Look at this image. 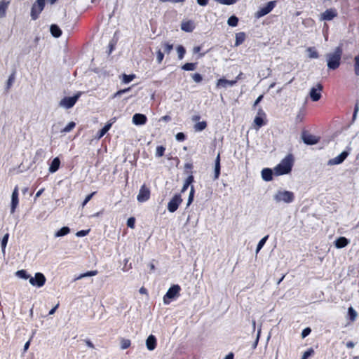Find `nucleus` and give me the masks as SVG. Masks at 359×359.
Here are the masks:
<instances>
[{"label": "nucleus", "mask_w": 359, "mask_h": 359, "mask_svg": "<svg viewBox=\"0 0 359 359\" xmlns=\"http://www.w3.org/2000/svg\"><path fill=\"white\" fill-rule=\"evenodd\" d=\"M207 126H208L207 121H203L196 123L194 125V128L195 131L200 132V131H203V130H205L207 128Z\"/></svg>", "instance_id": "obj_27"}, {"label": "nucleus", "mask_w": 359, "mask_h": 359, "mask_svg": "<svg viewBox=\"0 0 359 359\" xmlns=\"http://www.w3.org/2000/svg\"><path fill=\"white\" fill-rule=\"evenodd\" d=\"M348 156V152L346 151H344L335 158L330 159L327 162V165H334L340 164L344 161V160L347 158Z\"/></svg>", "instance_id": "obj_14"}, {"label": "nucleus", "mask_w": 359, "mask_h": 359, "mask_svg": "<svg viewBox=\"0 0 359 359\" xmlns=\"http://www.w3.org/2000/svg\"><path fill=\"white\" fill-rule=\"evenodd\" d=\"M164 58V53L161 51V50H158L156 52V60L158 64H161Z\"/></svg>", "instance_id": "obj_50"}, {"label": "nucleus", "mask_w": 359, "mask_h": 359, "mask_svg": "<svg viewBox=\"0 0 359 359\" xmlns=\"http://www.w3.org/2000/svg\"><path fill=\"white\" fill-rule=\"evenodd\" d=\"M196 68V63L187 62L182 66L184 71H194Z\"/></svg>", "instance_id": "obj_34"}, {"label": "nucleus", "mask_w": 359, "mask_h": 359, "mask_svg": "<svg viewBox=\"0 0 359 359\" xmlns=\"http://www.w3.org/2000/svg\"><path fill=\"white\" fill-rule=\"evenodd\" d=\"M135 217H131L128 219V221H127V226H128V227L131 228V229H134L135 226Z\"/></svg>", "instance_id": "obj_53"}, {"label": "nucleus", "mask_w": 359, "mask_h": 359, "mask_svg": "<svg viewBox=\"0 0 359 359\" xmlns=\"http://www.w3.org/2000/svg\"><path fill=\"white\" fill-rule=\"evenodd\" d=\"M84 342L86 343V344L88 347H90V348H95L94 344L90 341V339H85V340H84Z\"/></svg>", "instance_id": "obj_60"}, {"label": "nucleus", "mask_w": 359, "mask_h": 359, "mask_svg": "<svg viewBox=\"0 0 359 359\" xmlns=\"http://www.w3.org/2000/svg\"><path fill=\"white\" fill-rule=\"evenodd\" d=\"M218 3L224 5H232L236 4L238 0H215Z\"/></svg>", "instance_id": "obj_51"}, {"label": "nucleus", "mask_w": 359, "mask_h": 359, "mask_svg": "<svg viewBox=\"0 0 359 359\" xmlns=\"http://www.w3.org/2000/svg\"><path fill=\"white\" fill-rule=\"evenodd\" d=\"M311 330L310 327H306V328L304 329L302 332V337L305 338L311 333Z\"/></svg>", "instance_id": "obj_58"}, {"label": "nucleus", "mask_w": 359, "mask_h": 359, "mask_svg": "<svg viewBox=\"0 0 359 359\" xmlns=\"http://www.w3.org/2000/svg\"><path fill=\"white\" fill-rule=\"evenodd\" d=\"M209 0H197V3L202 6H205L208 4Z\"/></svg>", "instance_id": "obj_61"}, {"label": "nucleus", "mask_w": 359, "mask_h": 359, "mask_svg": "<svg viewBox=\"0 0 359 359\" xmlns=\"http://www.w3.org/2000/svg\"><path fill=\"white\" fill-rule=\"evenodd\" d=\"M165 151V147L161 145L158 146L156 149V156L157 157H161L164 155Z\"/></svg>", "instance_id": "obj_43"}, {"label": "nucleus", "mask_w": 359, "mask_h": 359, "mask_svg": "<svg viewBox=\"0 0 359 359\" xmlns=\"http://www.w3.org/2000/svg\"><path fill=\"white\" fill-rule=\"evenodd\" d=\"M348 315L351 321L353 322L357 318V312L353 307L350 306L348 309Z\"/></svg>", "instance_id": "obj_33"}, {"label": "nucleus", "mask_w": 359, "mask_h": 359, "mask_svg": "<svg viewBox=\"0 0 359 359\" xmlns=\"http://www.w3.org/2000/svg\"><path fill=\"white\" fill-rule=\"evenodd\" d=\"M131 89V87H128L127 88H125V89H121V90H118L116 93H115L113 95V97H116L118 96H120L122 94L126 93V92H128Z\"/></svg>", "instance_id": "obj_54"}, {"label": "nucleus", "mask_w": 359, "mask_h": 359, "mask_svg": "<svg viewBox=\"0 0 359 359\" xmlns=\"http://www.w3.org/2000/svg\"><path fill=\"white\" fill-rule=\"evenodd\" d=\"M302 139L303 142L307 145H313L319 142L320 137L309 133L307 131L304 130L302 133Z\"/></svg>", "instance_id": "obj_8"}, {"label": "nucleus", "mask_w": 359, "mask_h": 359, "mask_svg": "<svg viewBox=\"0 0 359 359\" xmlns=\"http://www.w3.org/2000/svg\"><path fill=\"white\" fill-rule=\"evenodd\" d=\"M46 278L45 276L40 272L36 273L34 277H32L29 278V283L33 286H37L38 287H41L43 286L46 283Z\"/></svg>", "instance_id": "obj_10"}, {"label": "nucleus", "mask_w": 359, "mask_h": 359, "mask_svg": "<svg viewBox=\"0 0 359 359\" xmlns=\"http://www.w3.org/2000/svg\"><path fill=\"white\" fill-rule=\"evenodd\" d=\"M342 53L341 46H337L333 53L327 55V67L330 69L335 70L339 68Z\"/></svg>", "instance_id": "obj_2"}, {"label": "nucleus", "mask_w": 359, "mask_h": 359, "mask_svg": "<svg viewBox=\"0 0 359 359\" xmlns=\"http://www.w3.org/2000/svg\"><path fill=\"white\" fill-rule=\"evenodd\" d=\"M80 95L81 93H79L72 97H65L61 100L60 105L65 107L67 109H70L74 106Z\"/></svg>", "instance_id": "obj_11"}, {"label": "nucleus", "mask_w": 359, "mask_h": 359, "mask_svg": "<svg viewBox=\"0 0 359 359\" xmlns=\"http://www.w3.org/2000/svg\"><path fill=\"white\" fill-rule=\"evenodd\" d=\"M349 240L346 237L341 236L334 241V245L337 248H343L348 245Z\"/></svg>", "instance_id": "obj_18"}, {"label": "nucleus", "mask_w": 359, "mask_h": 359, "mask_svg": "<svg viewBox=\"0 0 359 359\" xmlns=\"http://www.w3.org/2000/svg\"><path fill=\"white\" fill-rule=\"evenodd\" d=\"M76 126V123L74 121L69 122L62 130V133H69Z\"/></svg>", "instance_id": "obj_42"}, {"label": "nucleus", "mask_w": 359, "mask_h": 359, "mask_svg": "<svg viewBox=\"0 0 359 359\" xmlns=\"http://www.w3.org/2000/svg\"><path fill=\"white\" fill-rule=\"evenodd\" d=\"M15 80V71H13V73L9 76L8 79L6 82V90H8L11 88Z\"/></svg>", "instance_id": "obj_28"}, {"label": "nucleus", "mask_w": 359, "mask_h": 359, "mask_svg": "<svg viewBox=\"0 0 359 359\" xmlns=\"http://www.w3.org/2000/svg\"><path fill=\"white\" fill-rule=\"evenodd\" d=\"M337 15L338 13L336 8H328L320 14V20L321 21H330L336 18Z\"/></svg>", "instance_id": "obj_13"}, {"label": "nucleus", "mask_w": 359, "mask_h": 359, "mask_svg": "<svg viewBox=\"0 0 359 359\" xmlns=\"http://www.w3.org/2000/svg\"><path fill=\"white\" fill-rule=\"evenodd\" d=\"M307 50L309 53L310 58H318L319 57V55L318 52L315 50V48L309 47Z\"/></svg>", "instance_id": "obj_45"}, {"label": "nucleus", "mask_w": 359, "mask_h": 359, "mask_svg": "<svg viewBox=\"0 0 359 359\" xmlns=\"http://www.w3.org/2000/svg\"><path fill=\"white\" fill-rule=\"evenodd\" d=\"M292 165L293 157L291 154H289L274 168V174L276 175L287 174L292 170Z\"/></svg>", "instance_id": "obj_1"}, {"label": "nucleus", "mask_w": 359, "mask_h": 359, "mask_svg": "<svg viewBox=\"0 0 359 359\" xmlns=\"http://www.w3.org/2000/svg\"><path fill=\"white\" fill-rule=\"evenodd\" d=\"M194 177L193 174L191 173L190 175H189V176L187 177V178L186 179L184 182L187 184L190 185L191 184H192L194 182Z\"/></svg>", "instance_id": "obj_57"}, {"label": "nucleus", "mask_w": 359, "mask_h": 359, "mask_svg": "<svg viewBox=\"0 0 359 359\" xmlns=\"http://www.w3.org/2000/svg\"><path fill=\"white\" fill-rule=\"evenodd\" d=\"M201 118V116L199 115H194L192 117H191V120L192 121L194 122H197L200 120Z\"/></svg>", "instance_id": "obj_64"}, {"label": "nucleus", "mask_w": 359, "mask_h": 359, "mask_svg": "<svg viewBox=\"0 0 359 359\" xmlns=\"http://www.w3.org/2000/svg\"><path fill=\"white\" fill-rule=\"evenodd\" d=\"M254 123L256 125V128L257 129H259L262 126H263L264 125L266 124L265 121H264L263 118L259 116H257L255 119H254Z\"/></svg>", "instance_id": "obj_32"}, {"label": "nucleus", "mask_w": 359, "mask_h": 359, "mask_svg": "<svg viewBox=\"0 0 359 359\" xmlns=\"http://www.w3.org/2000/svg\"><path fill=\"white\" fill-rule=\"evenodd\" d=\"M171 120V117L168 115H165L161 118V121L168 122Z\"/></svg>", "instance_id": "obj_62"}, {"label": "nucleus", "mask_w": 359, "mask_h": 359, "mask_svg": "<svg viewBox=\"0 0 359 359\" xmlns=\"http://www.w3.org/2000/svg\"><path fill=\"white\" fill-rule=\"evenodd\" d=\"M262 177L264 180L269 182L273 179V171L270 168H264L262 170Z\"/></svg>", "instance_id": "obj_20"}, {"label": "nucleus", "mask_w": 359, "mask_h": 359, "mask_svg": "<svg viewBox=\"0 0 359 359\" xmlns=\"http://www.w3.org/2000/svg\"><path fill=\"white\" fill-rule=\"evenodd\" d=\"M313 354L314 350L312 348H310L304 353L301 359H308L309 357L313 355Z\"/></svg>", "instance_id": "obj_49"}, {"label": "nucleus", "mask_w": 359, "mask_h": 359, "mask_svg": "<svg viewBox=\"0 0 359 359\" xmlns=\"http://www.w3.org/2000/svg\"><path fill=\"white\" fill-rule=\"evenodd\" d=\"M194 27H195L194 25L193 22H191L190 20L182 22V23L181 25V29L183 31L187 32H192L194 30Z\"/></svg>", "instance_id": "obj_23"}, {"label": "nucleus", "mask_w": 359, "mask_h": 359, "mask_svg": "<svg viewBox=\"0 0 359 359\" xmlns=\"http://www.w3.org/2000/svg\"><path fill=\"white\" fill-rule=\"evenodd\" d=\"M44 6V0H36V1L32 5L31 10V17L32 20H35L39 18V15L43 11Z\"/></svg>", "instance_id": "obj_6"}, {"label": "nucleus", "mask_w": 359, "mask_h": 359, "mask_svg": "<svg viewBox=\"0 0 359 359\" xmlns=\"http://www.w3.org/2000/svg\"><path fill=\"white\" fill-rule=\"evenodd\" d=\"M50 30L51 34L55 38H58L62 35V31L57 25H52Z\"/></svg>", "instance_id": "obj_26"}, {"label": "nucleus", "mask_w": 359, "mask_h": 359, "mask_svg": "<svg viewBox=\"0 0 359 359\" xmlns=\"http://www.w3.org/2000/svg\"><path fill=\"white\" fill-rule=\"evenodd\" d=\"M8 237H9V234L6 233L4 235V236L3 237V238L1 240V248H2V251L4 253L5 252V248L6 247V245H7V243L8 241Z\"/></svg>", "instance_id": "obj_47"}, {"label": "nucleus", "mask_w": 359, "mask_h": 359, "mask_svg": "<svg viewBox=\"0 0 359 359\" xmlns=\"http://www.w3.org/2000/svg\"><path fill=\"white\" fill-rule=\"evenodd\" d=\"M16 275L23 279L29 278V276L27 274L25 270H19L16 272Z\"/></svg>", "instance_id": "obj_48"}, {"label": "nucleus", "mask_w": 359, "mask_h": 359, "mask_svg": "<svg viewBox=\"0 0 359 359\" xmlns=\"http://www.w3.org/2000/svg\"><path fill=\"white\" fill-rule=\"evenodd\" d=\"M96 194V191H93L91 194L87 195L82 203V206L84 207L93 198V196Z\"/></svg>", "instance_id": "obj_52"}, {"label": "nucleus", "mask_w": 359, "mask_h": 359, "mask_svg": "<svg viewBox=\"0 0 359 359\" xmlns=\"http://www.w3.org/2000/svg\"><path fill=\"white\" fill-rule=\"evenodd\" d=\"M263 97H264V95H259V96L257 98V100H255V103H254V106H255H255H257V104H258L262 101V100L263 99Z\"/></svg>", "instance_id": "obj_63"}, {"label": "nucleus", "mask_w": 359, "mask_h": 359, "mask_svg": "<svg viewBox=\"0 0 359 359\" xmlns=\"http://www.w3.org/2000/svg\"><path fill=\"white\" fill-rule=\"evenodd\" d=\"M227 23L231 27H236L238 25V18L235 15H232L228 19Z\"/></svg>", "instance_id": "obj_35"}, {"label": "nucleus", "mask_w": 359, "mask_h": 359, "mask_svg": "<svg viewBox=\"0 0 359 359\" xmlns=\"http://www.w3.org/2000/svg\"><path fill=\"white\" fill-rule=\"evenodd\" d=\"M177 52L178 54L179 60H182L184 57V55L186 53V50L183 46L179 45L177 47Z\"/></svg>", "instance_id": "obj_36"}, {"label": "nucleus", "mask_w": 359, "mask_h": 359, "mask_svg": "<svg viewBox=\"0 0 359 359\" xmlns=\"http://www.w3.org/2000/svg\"><path fill=\"white\" fill-rule=\"evenodd\" d=\"M10 1L5 0H1L0 1V18H4L6 14V11L8 9Z\"/></svg>", "instance_id": "obj_21"}, {"label": "nucleus", "mask_w": 359, "mask_h": 359, "mask_svg": "<svg viewBox=\"0 0 359 359\" xmlns=\"http://www.w3.org/2000/svg\"><path fill=\"white\" fill-rule=\"evenodd\" d=\"M175 137L177 141L183 142L186 139V135H184V133L180 132L177 133Z\"/></svg>", "instance_id": "obj_56"}, {"label": "nucleus", "mask_w": 359, "mask_h": 359, "mask_svg": "<svg viewBox=\"0 0 359 359\" xmlns=\"http://www.w3.org/2000/svg\"><path fill=\"white\" fill-rule=\"evenodd\" d=\"M147 118L144 114H135L133 116V122L135 125H144L147 123Z\"/></svg>", "instance_id": "obj_16"}, {"label": "nucleus", "mask_w": 359, "mask_h": 359, "mask_svg": "<svg viewBox=\"0 0 359 359\" xmlns=\"http://www.w3.org/2000/svg\"><path fill=\"white\" fill-rule=\"evenodd\" d=\"M306 115V111L304 108L299 109L295 117V123L297 124L304 121Z\"/></svg>", "instance_id": "obj_24"}, {"label": "nucleus", "mask_w": 359, "mask_h": 359, "mask_svg": "<svg viewBox=\"0 0 359 359\" xmlns=\"http://www.w3.org/2000/svg\"><path fill=\"white\" fill-rule=\"evenodd\" d=\"M274 199L276 202L283 201L289 203L294 201V193L289 191H278L274 196Z\"/></svg>", "instance_id": "obj_4"}, {"label": "nucleus", "mask_w": 359, "mask_h": 359, "mask_svg": "<svg viewBox=\"0 0 359 359\" xmlns=\"http://www.w3.org/2000/svg\"><path fill=\"white\" fill-rule=\"evenodd\" d=\"M276 1H269L266 5L255 13V17L259 18L269 13L276 6Z\"/></svg>", "instance_id": "obj_7"}, {"label": "nucleus", "mask_w": 359, "mask_h": 359, "mask_svg": "<svg viewBox=\"0 0 359 359\" xmlns=\"http://www.w3.org/2000/svg\"><path fill=\"white\" fill-rule=\"evenodd\" d=\"M151 196V190L149 187L145 184H142L140 189L139 193L137 196V200L140 203L147 201Z\"/></svg>", "instance_id": "obj_5"}, {"label": "nucleus", "mask_w": 359, "mask_h": 359, "mask_svg": "<svg viewBox=\"0 0 359 359\" xmlns=\"http://www.w3.org/2000/svg\"><path fill=\"white\" fill-rule=\"evenodd\" d=\"M135 78V74L128 75V74H123L122 76V81L124 83H128L131 82Z\"/></svg>", "instance_id": "obj_37"}, {"label": "nucleus", "mask_w": 359, "mask_h": 359, "mask_svg": "<svg viewBox=\"0 0 359 359\" xmlns=\"http://www.w3.org/2000/svg\"><path fill=\"white\" fill-rule=\"evenodd\" d=\"M269 236V235H266V236H264L259 241V242L257 244V249H256L257 253H258L259 251L263 248V246L266 243V241L268 240Z\"/></svg>", "instance_id": "obj_39"}, {"label": "nucleus", "mask_w": 359, "mask_h": 359, "mask_svg": "<svg viewBox=\"0 0 359 359\" xmlns=\"http://www.w3.org/2000/svg\"><path fill=\"white\" fill-rule=\"evenodd\" d=\"M182 202V199L180 194H175L168 203V211L170 212H175Z\"/></svg>", "instance_id": "obj_9"}, {"label": "nucleus", "mask_w": 359, "mask_h": 359, "mask_svg": "<svg viewBox=\"0 0 359 359\" xmlns=\"http://www.w3.org/2000/svg\"><path fill=\"white\" fill-rule=\"evenodd\" d=\"M69 231H70V229L69 227L64 226V227L61 228L59 231H57L55 233V236L56 237H61V236L68 234L69 233Z\"/></svg>", "instance_id": "obj_31"}, {"label": "nucleus", "mask_w": 359, "mask_h": 359, "mask_svg": "<svg viewBox=\"0 0 359 359\" xmlns=\"http://www.w3.org/2000/svg\"><path fill=\"white\" fill-rule=\"evenodd\" d=\"M193 168H194L193 163H185L184 166V172L188 175H190L191 173L193 174V171H192Z\"/></svg>", "instance_id": "obj_46"}, {"label": "nucleus", "mask_w": 359, "mask_h": 359, "mask_svg": "<svg viewBox=\"0 0 359 359\" xmlns=\"http://www.w3.org/2000/svg\"><path fill=\"white\" fill-rule=\"evenodd\" d=\"M161 45L164 49V52L168 55L170 54L173 49V44L168 41L163 42Z\"/></svg>", "instance_id": "obj_29"}, {"label": "nucleus", "mask_w": 359, "mask_h": 359, "mask_svg": "<svg viewBox=\"0 0 359 359\" xmlns=\"http://www.w3.org/2000/svg\"><path fill=\"white\" fill-rule=\"evenodd\" d=\"M18 203H19L18 187V186H16L14 188V190L12 193V196H11V213L15 212Z\"/></svg>", "instance_id": "obj_15"}, {"label": "nucleus", "mask_w": 359, "mask_h": 359, "mask_svg": "<svg viewBox=\"0 0 359 359\" xmlns=\"http://www.w3.org/2000/svg\"><path fill=\"white\" fill-rule=\"evenodd\" d=\"M228 83L229 80L222 78L217 80L216 86L217 88H226L229 86Z\"/></svg>", "instance_id": "obj_40"}, {"label": "nucleus", "mask_w": 359, "mask_h": 359, "mask_svg": "<svg viewBox=\"0 0 359 359\" xmlns=\"http://www.w3.org/2000/svg\"><path fill=\"white\" fill-rule=\"evenodd\" d=\"M131 345V341L128 339H122L121 340V347L122 349H126L129 348Z\"/></svg>", "instance_id": "obj_44"}, {"label": "nucleus", "mask_w": 359, "mask_h": 359, "mask_svg": "<svg viewBox=\"0 0 359 359\" xmlns=\"http://www.w3.org/2000/svg\"><path fill=\"white\" fill-rule=\"evenodd\" d=\"M246 38V35L245 32H238L236 34V41H235V46H238L242 44Z\"/></svg>", "instance_id": "obj_25"}, {"label": "nucleus", "mask_w": 359, "mask_h": 359, "mask_svg": "<svg viewBox=\"0 0 359 359\" xmlns=\"http://www.w3.org/2000/svg\"><path fill=\"white\" fill-rule=\"evenodd\" d=\"M60 161L58 157L55 158L49 167V172L51 173L55 172L60 168Z\"/></svg>", "instance_id": "obj_22"}, {"label": "nucleus", "mask_w": 359, "mask_h": 359, "mask_svg": "<svg viewBox=\"0 0 359 359\" xmlns=\"http://www.w3.org/2000/svg\"><path fill=\"white\" fill-rule=\"evenodd\" d=\"M98 273V271L97 270H94V271H89L86 273H81L78 278L77 279H81L83 278H85V277H88V276H96L97 274Z\"/></svg>", "instance_id": "obj_41"}, {"label": "nucleus", "mask_w": 359, "mask_h": 359, "mask_svg": "<svg viewBox=\"0 0 359 359\" xmlns=\"http://www.w3.org/2000/svg\"><path fill=\"white\" fill-rule=\"evenodd\" d=\"M90 230H81L76 233V236L79 237H83L86 236L89 233Z\"/></svg>", "instance_id": "obj_59"}, {"label": "nucleus", "mask_w": 359, "mask_h": 359, "mask_svg": "<svg viewBox=\"0 0 359 359\" xmlns=\"http://www.w3.org/2000/svg\"><path fill=\"white\" fill-rule=\"evenodd\" d=\"M192 79L196 83H200L203 81V76L199 73H195L192 75Z\"/></svg>", "instance_id": "obj_55"}, {"label": "nucleus", "mask_w": 359, "mask_h": 359, "mask_svg": "<svg viewBox=\"0 0 359 359\" xmlns=\"http://www.w3.org/2000/svg\"><path fill=\"white\" fill-rule=\"evenodd\" d=\"M180 290L181 287L179 285H173L171 286L163 297L164 304H168L170 303L171 299L177 297L180 295Z\"/></svg>", "instance_id": "obj_3"}, {"label": "nucleus", "mask_w": 359, "mask_h": 359, "mask_svg": "<svg viewBox=\"0 0 359 359\" xmlns=\"http://www.w3.org/2000/svg\"><path fill=\"white\" fill-rule=\"evenodd\" d=\"M220 170H221V165H220V155L219 154L217 155L216 159H215V175L213 179L217 180L220 175Z\"/></svg>", "instance_id": "obj_19"}, {"label": "nucleus", "mask_w": 359, "mask_h": 359, "mask_svg": "<svg viewBox=\"0 0 359 359\" xmlns=\"http://www.w3.org/2000/svg\"><path fill=\"white\" fill-rule=\"evenodd\" d=\"M354 73L356 76H359V53L354 57Z\"/></svg>", "instance_id": "obj_38"}, {"label": "nucleus", "mask_w": 359, "mask_h": 359, "mask_svg": "<svg viewBox=\"0 0 359 359\" xmlns=\"http://www.w3.org/2000/svg\"><path fill=\"white\" fill-rule=\"evenodd\" d=\"M111 123H107L99 132H98V137L101 138L103 137L111 128Z\"/></svg>", "instance_id": "obj_30"}, {"label": "nucleus", "mask_w": 359, "mask_h": 359, "mask_svg": "<svg viewBox=\"0 0 359 359\" xmlns=\"http://www.w3.org/2000/svg\"><path fill=\"white\" fill-rule=\"evenodd\" d=\"M323 86L321 83H318L315 87H313L309 93L310 97L312 101L317 102L321 98V92Z\"/></svg>", "instance_id": "obj_12"}, {"label": "nucleus", "mask_w": 359, "mask_h": 359, "mask_svg": "<svg viewBox=\"0 0 359 359\" xmlns=\"http://www.w3.org/2000/svg\"><path fill=\"white\" fill-rule=\"evenodd\" d=\"M156 344H157V341H156V337L152 334L149 335L146 341V345H147V348H148V350H149V351L154 350L156 347Z\"/></svg>", "instance_id": "obj_17"}]
</instances>
